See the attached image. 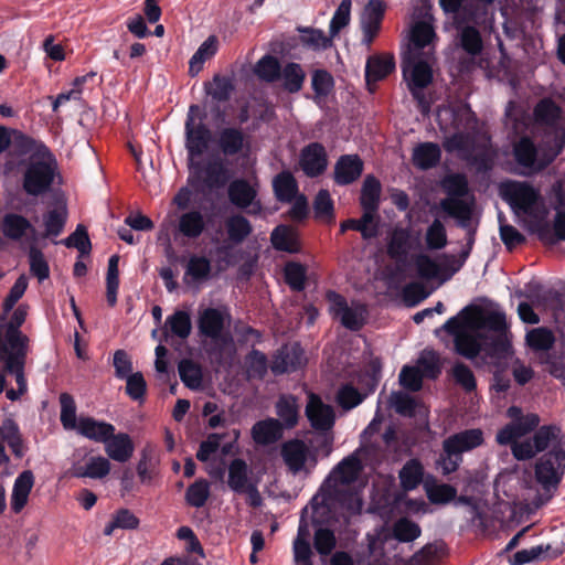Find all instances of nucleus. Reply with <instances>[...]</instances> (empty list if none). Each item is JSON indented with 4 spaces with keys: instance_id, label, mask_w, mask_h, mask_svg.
<instances>
[{
    "instance_id": "nucleus-57",
    "label": "nucleus",
    "mask_w": 565,
    "mask_h": 565,
    "mask_svg": "<svg viewBox=\"0 0 565 565\" xmlns=\"http://www.w3.org/2000/svg\"><path fill=\"white\" fill-rule=\"evenodd\" d=\"M207 95L217 102H227L235 87L233 81L227 76L214 75L212 83L205 84Z\"/></svg>"
},
{
    "instance_id": "nucleus-47",
    "label": "nucleus",
    "mask_w": 565,
    "mask_h": 565,
    "mask_svg": "<svg viewBox=\"0 0 565 565\" xmlns=\"http://www.w3.org/2000/svg\"><path fill=\"white\" fill-rule=\"evenodd\" d=\"M398 478L404 490L416 489L424 479V466L418 459H409L399 470Z\"/></svg>"
},
{
    "instance_id": "nucleus-42",
    "label": "nucleus",
    "mask_w": 565,
    "mask_h": 565,
    "mask_svg": "<svg viewBox=\"0 0 565 565\" xmlns=\"http://www.w3.org/2000/svg\"><path fill=\"white\" fill-rule=\"evenodd\" d=\"M555 334L546 327H537L526 332L525 344L533 352H543L550 354L548 351L555 344Z\"/></svg>"
},
{
    "instance_id": "nucleus-59",
    "label": "nucleus",
    "mask_w": 565,
    "mask_h": 565,
    "mask_svg": "<svg viewBox=\"0 0 565 565\" xmlns=\"http://www.w3.org/2000/svg\"><path fill=\"white\" fill-rule=\"evenodd\" d=\"M392 534L398 542L409 543L420 536L422 529L408 518H401L393 524Z\"/></svg>"
},
{
    "instance_id": "nucleus-13",
    "label": "nucleus",
    "mask_w": 565,
    "mask_h": 565,
    "mask_svg": "<svg viewBox=\"0 0 565 565\" xmlns=\"http://www.w3.org/2000/svg\"><path fill=\"white\" fill-rule=\"evenodd\" d=\"M460 315L465 318L468 327L477 329H487L495 332V334L509 332L504 312L486 311L478 306H467Z\"/></svg>"
},
{
    "instance_id": "nucleus-37",
    "label": "nucleus",
    "mask_w": 565,
    "mask_h": 565,
    "mask_svg": "<svg viewBox=\"0 0 565 565\" xmlns=\"http://www.w3.org/2000/svg\"><path fill=\"white\" fill-rule=\"evenodd\" d=\"M363 465L358 456V450L348 457L343 458L333 469L335 479L342 484H350L354 482L361 471Z\"/></svg>"
},
{
    "instance_id": "nucleus-26",
    "label": "nucleus",
    "mask_w": 565,
    "mask_h": 565,
    "mask_svg": "<svg viewBox=\"0 0 565 565\" xmlns=\"http://www.w3.org/2000/svg\"><path fill=\"white\" fill-rule=\"evenodd\" d=\"M311 525L315 527L312 539L315 551L321 557L331 555L338 542L334 531L328 526H323L321 521L316 516L311 518Z\"/></svg>"
},
{
    "instance_id": "nucleus-18",
    "label": "nucleus",
    "mask_w": 565,
    "mask_h": 565,
    "mask_svg": "<svg viewBox=\"0 0 565 565\" xmlns=\"http://www.w3.org/2000/svg\"><path fill=\"white\" fill-rule=\"evenodd\" d=\"M364 163L359 154H342L334 164L333 181L338 185H349L363 173Z\"/></svg>"
},
{
    "instance_id": "nucleus-39",
    "label": "nucleus",
    "mask_w": 565,
    "mask_h": 565,
    "mask_svg": "<svg viewBox=\"0 0 565 565\" xmlns=\"http://www.w3.org/2000/svg\"><path fill=\"white\" fill-rule=\"evenodd\" d=\"M411 248L409 230L403 227L395 228L387 244L388 256L396 262H404L407 258Z\"/></svg>"
},
{
    "instance_id": "nucleus-25",
    "label": "nucleus",
    "mask_w": 565,
    "mask_h": 565,
    "mask_svg": "<svg viewBox=\"0 0 565 565\" xmlns=\"http://www.w3.org/2000/svg\"><path fill=\"white\" fill-rule=\"evenodd\" d=\"M468 17L460 20V17L455 18L456 29L459 30V45L469 55H479L482 51L483 43L479 30L473 25H465L468 22Z\"/></svg>"
},
{
    "instance_id": "nucleus-11",
    "label": "nucleus",
    "mask_w": 565,
    "mask_h": 565,
    "mask_svg": "<svg viewBox=\"0 0 565 565\" xmlns=\"http://www.w3.org/2000/svg\"><path fill=\"white\" fill-rule=\"evenodd\" d=\"M30 339L23 332L2 330L0 327V363L8 365L26 364Z\"/></svg>"
},
{
    "instance_id": "nucleus-19",
    "label": "nucleus",
    "mask_w": 565,
    "mask_h": 565,
    "mask_svg": "<svg viewBox=\"0 0 565 565\" xmlns=\"http://www.w3.org/2000/svg\"><path fill=\"white\" fill-rule=\"evenodd\" d=\"M565 147V128L555 127L547 132L542 143V154L536 167L537 171L547 168L561 154Z\"/></svg>"
},
{
    "instance_id": "nucleus-60",
    "label": "nucleus",
    "mask_w": 565,
    "mask_h": 565,
    "mask_svg": "<svg viewBox=\"0 0 565 565\" xmlns=\"http://www.w3.org/2000/svg\"><path fill=\"white\" fill-rule=\"evenodd\" d=\"M300 42L311 50H327L332 46L333 38L327 36L320 29L303 28L300 29Z\"/></svg>"
},
{
    "instance_id": "nucleus-22",
    "label": "nucleus",
    "mask_w": 565,
    "mask_h": 565,
    "mask_svg": "<svg viewBox=\"0 0 565 565\" xmlns=\"http://www.w3.org/2000/svg\"><path fill=\"white\" fill-rule=\"evenodd\" d=\"M76 430L79 435L89 440L105 444L113 436L116 428L110 423L97 420L90 416H81Z\"/></svg>"
},
{
    "instance_id": "nucleus-50",
    "label": "nucleus",
    "mask_w": 565,
    "mask_h": 565,
    "mask_svg": "<svg viewBox=\"0 0 565 565\" xmlns=\"http://www.w3.org/2000/svg\"><path fill=\"white\" fill-rule=\"evenodd\" d=\"M217 51V39L214 35L209 36L193 54L189 62V74L198 75L206 60L211 58Z\"/></svg>"
},
{
    "instance_id": "nucleus-56",
    "label": "nucleus",
    "mask_w": 565,
    "mask_h": 565,
    "mask_svg": "<svg viewBox=\"0 0 565 565\" xmlns=\"http://www.w3.org/2000/svg\"><path fill=\"white\" fill-rule=\"evenodd\" d=\"M454 344L456 352L469 360L476 359L482 352L480 340L468 332L457 334V338L454 339Z\"/></svg>"
},
{
    "instance_id": "nucleus-36",
    "label": "nucleus",
    "mask_w": 565,
    "mask_h": 565,
    "mask_svg": "<svg viewBox=\"0 0 565 565\" xmlns=\"http://www.w3.org/2000/svg\"><path fill=\"white\" fill-rule=\"evenodd\" d=\"M513 156L519 166L536 170L539 163V151L533 140L527 137H521L513 146Z\"/></svg>"
},
{
    "instance_id": "nucleus-27",
    "label": "nucleus",
    "mask_w": 565,
    "mask_h": 565,
    "mask_svg": "<svg viewBox=\"0 0 565 565\" xmlns=\"http://www.w3.org/2000/svg\"><path fill=\"white\" fill-rule=\"evenodd\" d=\"M7 443L15 458L24 457L28 448L19 425L12 418H6L0 426V443Z\"/></svg>"
},
{
    "instance_id": "nucleus-2",
    "label": "nucleus",
    "mask_w": 565,
    "mask_h": 565,
    "mask_svg": "<svg viewBox=\"0 0 565 565\" xmlns=\"http://www.w3.org/2000/svg\"><path fill=\"white\" fill-rule=\"evenodd\" d=\"M190 169L189 184L196 192H203L205 189H222L231 179V172L220 156H212L204 161L192 163Z\"/></svg>"
},
{
    "instance_id": "nucleus-49",
    "label": "nucleus",
    "mask_w": 565,
    "mask_h": 565,
    "mask_svg": "<svg viewBox=\"0 0 565 565\" xmlns=\"http://www.w3.org/2000/svg\"><path fill=\"white\" fill-rule=\"evenodd\" d=\"M270 241L277 250L297 253L300 248L295 232L286 225L276 226L271 232Z\"/></svg>"
},
{
    "instance_id": "nucleus-54",
    "label": "nucleus",
    "mask_w": 565,
    "mask_h": 565,
    "mask_svg": "<svg viewBox=\"0 0 565 565\" xmlns=\"http://www.w3.org/2000/svg\"><path fill=\"white\" fill-rule=\"evenodd\" d=\"M276 413L282 422L284 428L290 429L298 424V405L294 396H280L276 403Z\"/></svg>"
},
{
    "instance_id": "nucleus-38",
    "label": "nucleus",
    "mask_w": 565,
    "mask_h": 565,
    "mask_svg": "<svg viewBox=\"0 0 565 565\" xmlns=\"http://www.w3.org/2000/svg\"><path fill=\"white\" fill-rule=\"evenodd\" d=\"M253 483L249 479V467L242 458L233 459L228 465L227 486L231 490L242 494L246 487Z\"/></svg>"
},
{
    "instance_id": "nucleus-62",
    "label": "nucleus",
    "mask_w": 565,
    "mask_h": 565,
    "mask_svg": "<svg viewBox=\"0 0 565 565\" xmlns=\"http://www.w3.org/2000/svg\"><path fill=\"white\" fill-rule=\"evenodd\" d=\"M443 188L448 194L447 199H462L469 193V183L462 173L447 175L443 181Z\"/></svg>"
},
{
    "instance_id": "nucleus-31",
    "label": "nucleus",
    "mask_w": 565,
    "mask_h": 565,
    "mask_svg": "<svg viewBox=\"0 0 565 565\" xmlns=\"http://www.w3.org/2000/svg\"><path fill=\"white\" fill-rule=\"evenodd\" d=\"M245 135L241 128L226 127L218 134L217 145L225 157L239 154L245 148Z\"/></svg>"
},
{
    "instance_id": "nucleus-33",
    "label": "nucleus",
    "mask_w": 565,
    "mask_h": 565,
    "mask_svg": "<svg viewBox=\"0 0 565 565\" xmlns=\"http://www.w3.org/2000/svg\"><path fill=\"white\" fill-rule=\"evenodd\" d=\"M381 182L374 175H366L360 195V205L363 211H367L377 216L381 203Z\"/></svg>"
},
{
    "instance_id": "nucleus-4",
    "label": "nucleus",
    "mask_w": 565,
    "mask_h": 565,
    "mask_svg": "<svg viewBox=\"0 0 565 565\" xmlns=\"http://www.w3.org/2000/svg\"><path fill=\"white\" fill-rule=\"evenodd\" d=\"M207 114L196 104L189 107L184 122L185 148L190 157H200L212 141V131L204 122Z\"/></svg>"
},
{
    "instance_id": "nucleus-30",
    "label": "nucleus",
    "mask_w": 565,
    "mask_h": 565,
    "mask_svg": "<svg viewBox=\"0 0 565 565\" xmlns=\"http://www.w3.org/2000/svg\"><path fill=\"white\" fill-rule=\"evenodd\" d=\"M135 450L130 436L126 433H113V436L105 443V451L115 461H128Z\"/></svg>"
},
{
    "instance_id": "nucleus-41",
    "label": "nucleus",
    "mask_w": 565,
    "mask_h": 565,
    "mask_svg": "<svg viewBox=\"0 0 565 565\" xmlns=\"http://www.w3.org/2000/svg\"><path fill=\"white\" fill-rule=\"evenodd\" d=\"M273 190L277 201L291 203L298 195V183L291 172L282 171L274 178Z\"/></svg>"
},
{
    "instance_id": "nucleus-29",
    "label": "nucleus",
    "mask_w": 565,
    "mask_h": 565,
    "mask_svg": "<svg viewBox=\"0 0 565 565\" xmlns=\"http://www.w3.org/2000/svg\"><path fill=\"white\" fill-rule=\"evenodd\" d=\"M10 147L15 156L22 157L31 153L49 154V148L40 140H36L20 130L13 129Z\"/></svg>"
},
{
    "instance_id": "nucleus-58",
    "label": "nucleus",
    "mask_w": 565,
    "mask_h": 565,
    "mask_svg": "<svg viewBox=\"0 0 565 565\" xmlns=\"http://www.w3.org/2000/svg\"><path fill=\"white\" fill-rule=\"evenodd\" d=\"M284 277L286 284L294 291H302L306 288L307 268L297 262H289L285 265Z\"/></svg>"
},
{
    "instance_id": "nucleus-40",
    "label": "nucleus",
    "mask_w": 565,
    "mask_h": 565,
    "mask_svg": "<svg viewBox=\"0 0 565 565\" xmlns=\"http://www.w3.org/2000/svg\"><path fill=\"white\" fill-rule=\"evenodd\" d=\"M377 216L363 211L362 216L359 220L349 218L341 223V232L348 230L360 232L364 239H371L379 235V225L376 222Z\"/></svg>"
},
{
    "instance_id": "nucleus-9",
    "label": "nucleus",
    "mask_w": 565,
    "mask_h": 565,
    "mask_svg": "<svg viewBox=\"0 0 565 565\" xmlns=\"http://www.w3.org/2000/svg\"><path fill=\"white\" fill-rule=\"evenodd\" d=\"M55 161L32 160L23 174V189L33 196L47 192L54 182Z\"/></svg>"
},
{
    "instance_id": "nucleus-63",
    "label": "nucleus",
    "mask_w": 565,
    "mask_h": 565,
    "mask_svg": "<svg viewBox=\"0 0 565 565\" xmlns=\"http://www.w3.org/2000/svg\"><path fill=\"white\" fill-rule=\"evenodd\" d=\"M315 218L332 222L334 220V204L328 190L321 189L313 200Z\"/></svg>"
},
{
    "instance_id": "nucleus-23",
    "label": "nucleus",
    "mask_w": 565,
    "mask_h": 565,
    "mask_svg": "<svg viewBox=\"0 0 565 565\" xmlns=\"http://www.w3.org/2000/svg\"><path fill=\"white\" fill-rule=\"evenodd\" d=\"M539 239L547 245H554L558 241H565V211L557 210L554 216L553 226L548 222H537L533 227Z\"/></svg>"
},
{
    "instance_id": "nucleus-5",
    "label": "nucleus",
    "mask_w": 565,
    "mask_h": 565,
    "mask_svg": "<svg viewBox=\"0 0 565 565\" xmlns=\"http://www.w3.org/2000/svg\"><path fill=\"white\" fill-rule=\"evenodd\" d=\"M534 473L545 491L556 489L565 475V445L544 452L535 462Z\"/></svg>"
},
{
    "instance_id": "nucleus-52",
    "label": "nucleus",
    "mask_w": 565,
    "mask_h": 565,
    "mask_svg": "<svg viewBox=\"0 0 565 565\" xmlns=\"http://www.w3.org/2000/svg\"><path fill=\"white\" fill-rule=\"evenodd\" d=\"M109 471V460L102 456H96L90 457L84 467L76 468L74 476L77 478L103 479Z\"/></svg>"
},
{
    "instance_id": "nucleus-44",
    "label": "nucleus",
    "mask_w": 565,
    "mask_h": 565,
    "mask_svg": "<svg viewBox=\"0 0 565 565\" xmlns=\"http://www.w3.org/2000/svg\"><path fill=\"white\" fill-rule=\"evenodd\" d=\"M191 330L192 323L189 312L184 310H177L172 315L168 316L163 333L166 338L171 333V335L184 340L191 334Z\"/></svg>"
},
{
    "instance_id": "nucleus-55",
    "label": "nucleus",
    "mask_w": 565,
    "mask_h": 565,
    "mask_svg": "<svg viewBox=\"0 0 565 565\" xmlns=\"http://www.w3.org/2000/svg\"><path fill=\"white\" fill-rule=\"evenodd\" d=\"M61 414L60 420L65 430H76L78 428V419L76 418V404L74 397L70 393H61L60 397Z\"/></svg>"
},
{
    "instance_id": "nucleus-20",
    "label": "nucleus",
    "mask_w": 565,
    "mask_h": 565,
    "mask_svg": "<svg viewBox=\"0 0 565 565\" xmlns=\"http://www.w3.org/2000/svg\"><path fill=\"white\" fill-rule=\"evenodd\" d=\"M303 364V351L296 344L282 348L273 358L270 370L275 375L295 372Z\"/></svg>"
},
{
    "instance_id": "nucleus-53",
    "label": "nucleus",
    "mask_w": 565,
    "mask_h": 565,
    "mask_svg": "<svg viewBox=\"0 0 565 565\" xmlns=\"http://www.w3.org/2000/svg\"><path fill=\"white\" fill-rule=\"evenodd\" d=\"M305 78L306 73L298 63L289 62L281 67L280 79L284 81V88L290 94L298 93L302 88Z\"/></svg>"
},
{
    "instance_id": "nucleus-34",
    "label": "nucleus",
    "mask_w": 565,
    "mask_h": 565,
    "mask_svg": "<svg viewBox=\"0 0 565 565\" xmlns=\"http://www.w3.org/2000/svg\"><path fill=\"white\" fill-rule=\"evenodd\" d=\"M441 158V150L435 142L418 143L412 154L413 164L420 170H428L436 167Z\"/></svg>"
},
{
    "instance_id": "nucleus-43",
    "label": "nucleus",
    "mask_w": 565,
    "mask_h": 565,
    "mask_svg": "<svg viewBox=\"0 0 565 565\" xmlns=\"http://www.w3.org/2000/svg\"><path fill=\"white\" fill-rule=\"evenodd\" d=\"M179 232L188 238H198L205 230L204 216L200 211L192 210L179 217Z\"/></svg>"
},
{
    "instance_id": "nucleus-8",
    "label": "nucleus",
    "mask_w": 565,
    "mask_h": 565,
    "mask_svg": "<svg viewBox=\"0 0 565 565\" xmlns=\"http://www.w3.org/2000/svg\"><path fill=\"white\" fill-rule=\"evenodd\" d=\"M258 190L259 183L256 179L250 181L245 178H237L228 183L227 196L235 207L245 211L248 215L257 216L263 212Z\"/></svg>"
},
{
    "instance_id": "nucleus-32",
    "label": "nucleus",
    "mask_w": 565,
    "mask_h": 565,
    "mask_svg": "<svg viewBox=\"0 0 565 565\" xmlns=\"http://www.w3.org/2000/svg\"><path fill=\"white\" fill-rule=\"evenodd\" d=\"M281 457L288 468L297 473L305 467L308 448L300 439H292L282 445Z\"/></svg>"
},
{
    "instance_id": "nucleus-3",
    "label": "nucleus",
    "mask_w": 565,
    "mask_h": 565,
    "mask_svg": "<svg viewBox=\"0 0 565 565\" xmlns=\"http://www.w3.org/2000/svg\"><path fill=\"white\" fill-rule=\"evenodd\" d=\"M556 445H565L561 426L557 424L539 425L530 439L515 443L512 445L511 451L516 460L525 461L534 458L540 452H546L550 447L554 449Z\"/></svg>"
},
{
    "instance_id": "nucleus-24",
    "label": "nucleus",
    "mask_w": 565,
    "mask_h": 565,
    "mask_svg": "<svg viewBox=\"0 0 565 565\" xmlns=\"http://www.w3.org/2000/svg\"><path fill=\"white\" fill-rule=\"evenodd\" d=\"M564 550L554 547L551 544H540L531 548L518 551L509 559L510 565H524L534 561L555 559L563 554Z\"/></svg>"
},
{
    "instance_id": "nucleus-46",
    "label": "nucleus",
    "mask_w": 565,
    "mask_h": 565,
    "mask_svg": "<svg viewBox=\"0 0 565 565\" xmlns=\"http://www.w3.org/2000/svg\"><path fill=\"white\" fill-rule=\"evenodd\" d=\"M228 239L233 244H242L253 232L250 222L242 214H234L225 222Z\"/></svg>"
},
{
    "instance_id": "nucleus-14",
    "label": "nucleus",
    "mask_w": 565,
    "mask_h": 565,
    "mask_svg": "<svg viewBox=\"0 0 565 565\" xmlns=\"http://www.w3.org/2000/svg\"><path fill=\"white\" fill-rule=\"evenodd\" d=\"M385 9L386 4L383 0H370L364 8L361 19L362 43L367 47L371 46L381 30Z\"/></svg>"
},
{
    "instance_id": "nucleus-35",
    "label": "nucleus",
    "mask_w": 565,
    "mask_h": 565,
    "mask_svg": "<svg viewBox=\"0 0 565 565\" xmlns=\"http://www.w3.org/2000/svg\"><path fill=\"white\" fill-rule=\"evenodd\" d=\"M1 231L3 235L12 241L21 239L26 232L35 234V228L30 221L15 213H8L3 216L1 222Z\"/></svg>"
},
{
    "instance_id": "nucleus-7",
    "label": "nucleus",
    "mask_w": 565,
    "mask_h": 565,
    "mask_svg": "<svg viewBox=\"0 0 565 565\" xmlns=\"http://www.w3.org/2000/svg\"><path fill=\"white\" fill-rule=\"evenodd\" d=\"M402 70L413 98L418 103L423 111L427 110L429 104L423 90L433 82L430 65L426 61L407 56L403 58Z\"/></svg>"
},
{
    "instance_id": "nucleus-6",
    "label": "nucleus",
    "mask_w": 565,
    "mask_h": 565,
    "mask_svg": "<svg viewBox=\"0 0 565 565\" xmlns=\"http://www.w3.org/2000/svg\"><path fill=\"white\" fill-rule=\"evenodd\" d=\"M507 416L511 419L497 433L495 440L499 445L508 446L519 443L518 439L534 433L541 423L536 413L524 414L522 408L512 405L507 411Z\"/></svg>"
},
{
    "instance_id": "nucleus-51",
    "label": "nucleus",
    "mask_w": 565,
    "mask_h": 565,
    "mask_svg": "<svg viewBox=\"0 0 565 565\" xmlns=\"http://www.w3.org/2000/svg\"><path fill=\"white\" fill-rule=\"evenodd\" d=\"M178 371L181 381L190 390H199L202 386L203 374L200 364L190 359L179 362Z\"/></svg>"
},
{
    "instance_id": "nucleus-1",
    "label": "nucleus",
    "mask_w": 565,
    "mask_h": 565,
    "mask_svg": "<svg viewBox=\"0 0 565 565\" xmlns=\"http://www.w3.org/2000/svg\"><path fill=\"white\" fill-rule=\"evenodd\" d=\"M483 443L480 429H466L454 434L443 441V452L437 460L445 476L455 472L462 462V454L470 451Z\"/></svg>"
},
{
    "instance_id": "nucleus-15",
    "label": "nucleus",
    "mask_w": 565,
    "mask_h": 565,
    "mask_svg": "<svg viewBox=\"0 0 565 565\" xmlns=\"http://www.w3.org/2000/svg\"><path fill=\"white\" fill-rule=\"evenodd\" d=\"M299 164L303 173L309 178L321 175L328 167L326 148L320 142H311L302 148Z\"/></svg>"
},
{
    "instance_id": "nucleus-12",
    "label": "nucleus",
    "mask_w": 565,
    "mask_h": 565,
    "mask_svg": "<svg viewBox=\"0 0 565 565\" xmlns=\"http://www.w3.org/2000/svg\"><path fill=\"white\" fill-rule=\"evenodd\" d=\"M231 322V315L227 308H204L199 311L198 330L199 334L215 342H227L228 334H223L226 324Z\"/></svg>"
},
{
    "instance_id": "nucleus-17",
    "label": "nucleus",
    "mask_w": 565,
    "mask_h": 565,
    "mask_svg": "<svg viewBox=\"0 0 565 565\" xmlns=\"http://www.w3.org/2000/svg\"><path fill=\"white\" fill-rule=\"evenodd\" d=\"M395 71L393 54L381 53L370 55L365 64V82L367 89L374 92L376 84Z\"/></svg>"
},
{
    "instance_id": "nucleus-16",
    "label": "nucleus",
    "mask_w": 565,
    "mask_h": 565,
    "mask_svg": "<svg viewBox=\"0 0 565 565\" xmlns=\"http://www.w3.org/2000/svg\"><path fill=\"white\" fill-rule=\"evenodd\" d=\"M306 416L313 429L330 430L335 422V414L331 405L324 404L320 396L310 394L306 406Z\"/></svg>"
},
{
    "instance_id": "nucleus-28",
    "label": "nucleus",
    "mask_w": 565,
    "mask_h": 565,
    "mask_svg": "<svg viewBox=\"0 0 565 565\" xmlns=\"http://www.w3.org/2000/svg\"><path fill=\"white\" fill-rule=\"evenodd\" d=\"M282 433L281 422L271 417L257 422L252 428L253 439L259 445L276 443L282 437Z\"/></svg>"
},
{
    "instance_id": "nucleus-21",
    "label": "nucleus",
    "mask_w": 565,
    "mask_h": 565,
    "mask_svg": "<svg viewBox=\"0 0 565 565\" xmlns=\"http://www.w3.org/2000/svg\"><path fill=\"white\" fill-rule=\"evenodd\" d=\"M482 352L489 358L494 365H499L502 361L510 359L513 354V348L509 332L494 334L484 338L482 342Z\"/></svg>"
},
{
    "instance_id": "nucleus-45",
    "label": "nucleus",
    "mask_w": 565,
    "mask_h": 565,
    "mask_svg": "<svg viewBox=\"0 0 565 565\" xmlns=\"http://www.w3.org/2000/svg\"><path fill=\"white\" fill-rule=\"evenodd\" d=\"M424 487L428 500L434 504H445L457 495V489L447 483H437L435 478L427 477Z\"/></svg>"
},
{
    "instance_id": "nucleus-10",
    "label": "nucleus",
    "mask_w": 565,
    "mask_h": 565,
    "mask_svg": "<svg viewBox=\"0 0 565 565\" xmlns=\"http://www.w3.org/2000/svg\"><path fill=\"white\" fill-rule=\"evenodd\" d=\"M502 198L511 209L519 213L531 214L540 200V192L529 182L508 181L501 185Z\"/></svg>"
},
{
    "instance_id": "nucleus-48",
    "label": "nucleus",
    "mask_w": 565,
    "mask_h": 565,
    "mask_svg": "<svg viewBox=\"0 0 565 565\" xmlns=\"http://www.w3.org/2000/svg\"><path fill=\"white\" fill-rule=\"evenodd\" d=\"M255 75L266 83H275L281 77V64L270 54L264 55L254 66Z\"/></svg>"
},
{
    "instance_id": "nucleus-64",
    "label": "nucleus",
    "mask_w": 565,
    "mask_h": 565,
    "mask_svg": "<svg viewBox=\"0 0 565 565\" xmlns=\"http://www.w3.org/2000/svg\"><path fill=\"white\" fill-rule=\"evenodd\" d=\"M210 497V483L205 479H199L189 486L185 492V501L190 507H203Z\"/></svg>"
},
{
    "instance_id": "nucleus-61",
    "label": "nucleus",
    "mask_w": 565,
    "mask_h": 565,
    "mask_svg": "<svg viewBox=\"0 0 565 565\" xmlns=\"http://www.w3.org/2000/svg\"><path fill=\"white\" fill-rule=\"evenodd\" d=\"M30 271L41 282L50 277V266L44 254L36 245L31 244L28 252Z\"/></svg>"
}]
</instances>
